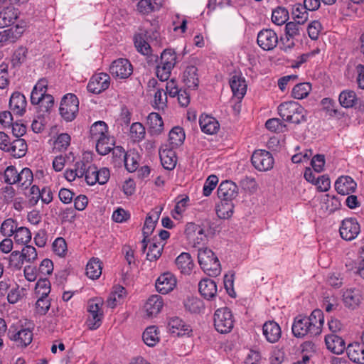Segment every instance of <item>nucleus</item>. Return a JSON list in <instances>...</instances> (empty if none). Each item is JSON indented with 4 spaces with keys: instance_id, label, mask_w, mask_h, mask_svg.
<instances>
[{
    "instance_id": "obj_15",
    "label": "nucleus",
    "mask_w": 364,
    "mask_h": 364,
    "mask_svg": "<svg viewBox=\"0 0 364 364\" xmlns=\"http://www.w3.org/2000/svg\"><path fill=\"white\" fill-rule=\"evenodd\" d=\"M162 208H161L159 210H156L149 214L146 218L144 225L143 228V235L144 239L141 241L142 243V252H144L148 245L147 238L152 233L155 228V224L159 218V215L161 213Z\"/></svg>"
},
{
    "instance_id": "obj_22",
    "label": "nucleus",
    "mask_w": 364,
    "mask_h": 364,
    "mask_svg": "<svg viewBox=\"0 0 364 364\" xmlns=\"http://www.w3.org/2000/svg\"><path fill=\"white\" fill-rule=\"evenodd\" d=\"M325 343L327 348L334 354H341L346 348L344 340L336 334L326 336Z\"/></svg>"
},
{
    "instance_id": "obj_40",
    "label": "nucleus",
    "mask_w": 364,
    "mask_h": 364,
    "mask_svg": "<svg viewBox=\"0 0 364 364\" xmlns=\"http://www.w3.org/2000/svg\"><path fill=\"white\" fill-rule=\"evenodd\" d=\"M291 16L294 21L304 24L309 18V11L302 4L297 3L292 6Z\"/></svg>"
},
{
    "instance_id": "obj_62",
    "label": "nucleus",
    "mask_w": 364,
    "mask_h": 364,
    "mask_svg": "<svg viewBox=\"0 0 364 364\" xmlns=\"http://www.w3.org/2000/svg\"><path fill=\"white\" fill-rule=\"evenodd\" d=\"M325 197L326 198L324 199V203L326 204V211L331 213L339 209L341 206V202L336 196H330V195L327 194Z\"/></svg>"
},
{
    "instance_id": "obj_8",
    "label": "nucleus",
    "mask_w": 364,
    "mask_h": 364,
    "mask_svg": "<svg viewBox=\"0 0 364 364\" xmlns=\"http://www.w3.org/2000/svg\"><path fill=\"white\" fill-rule=\"evenodd\" d=\"M26 23H21L0 31V48L16 42L25 31Z\"/></svg>"
},
{
    "instance_id": "obj_34",
    "label": "nucleus",
    "mask_w": 364,
    "mask_h": 364,
    "mask_svg": "<svg viewBox=\"0 0 364 364\" xmlns=\"http://www.w3.org/2000/svg\"><path fill=\"white\" fill-rule=\"evenodd\" d=\"M86 274L92 279H96L102 274V262L98 258H92L86 266Z\"/></svg>"
},
{
    "instance_id": "obj_30",
    "label": "nucleus",
    "mask_w": 364,
    "mask_h": 364,
    "mask_svg": "<svg viewBox=\"0 0 364 364\" xmlns=\"http://www.w3.org/2000/svg\"><path fill=\"white\" fill-rule=\"evenodd\" d=\"M176 264L182 274H189L194 266L191 256L188 252H182L176 259Z\"/></svg>"
},
{
    "instance_id": "obj_24",
    "label": "nucleus",
    "mask_w": 364,
    "mask_h": 364,
    "mask_svg": "<svg viewBox=\"0 0 364 364\" xmlns=\"http://www.w3.org/2000/svg\"><path fill=\"white\" fill-rule=\"evenodd\" d=\"M230 85L233 96L241 100L246 93L247 84L243 77L233 75L230 80Z\"/></svg>"
},
{
    "instance_id": "obj_13",
    "label": "nucleus",
    "mask_w": 364,
    "mask_h": 364,
    "mask_svg": "<svg viewBox=\"0 0 364 364\" xmlns=\"http://www.w3.org/2000/svg\"><path fill=\"white\" fill-rule=\"evenodd\" d=\"M217 194L220 200L233 202L238 195L237 186L231 181H224L219 185Z\"/></svg>"
},
{
    "instance_id": "obj_64",
    "label": "nucleus",
    "mask_w": 364,
    "mask_h": 364,
    "mask_svg": "<svg viewBox=\"0 0 364 364\" xmlns=\"http://www.w3.org/2000/svg\"><path fill=\"white\" fill-rule=\"evenodd\" d=\"M262 348L257 346H254L252 348V364H262L265 362Z\"/></svg>"
},
{
    "instance_id": "obj_29",
    "label": "nucleus",
    "mask_w": 364,
    "mask_h": 364,
    "mask_svg": "<svg viewBox=\"0 0 364 364\" xmlns=\"http://www.w3.org/2000/svg\"><path fill=\"white\" fill-rule=\"evenodd\" d=\"M163 299L161 296H151L144 305L147 316L151 317L158 314L163 307Z\"/></svg>"
},
{
    "instance_id": "obj_51",
    "label": "nucleus",
    "mask_w": 364,
    "mask_h": 364,
    "mask_svg": "<svg viewBox=\"0 0 364 364\" xmlns=\"http://www.w3.org/2000/svg\"><path fill=\"white\" fill-rule=\"evenodd\" d=\"M289 19V11L284 7H277L273 10L272 21L274 23L280 26L286 23Z\"/></svg>"
},
{
    "instance_id": "obj_26",
    "label": "nucleus",
    "mask_w": 364,
    "mask_h": 364,
    "mask_svg": "<svg viewBox=\"0 0 364 364\" xmlns=\"http://www.w3.org/2000/svg\"><path fill=\"white\" fill-rule=\"evenodd\" d=\"M349 359L356 363L364 364V344L355 343L348 345L346 348Z\"/></svg>"
},
{
    "instance_id": "obj_36",
    "label": "nucleus",
    "mask_w": 364,
    "mask_h": 364,
    "mask_svg": "<svg viewBox=\"0 0 364 364\" xmlns=\"http://www.w3.org/2000/svg\"><path fill=\"white\" fill-rule=\"evenodd\" d=\"M142 338L146 345L153 347L159 341L158 328L155 326L147 327L143 333Z\"/></svg>"
},
{
    "instance_id": "obj_63",
    "label": "nucleus",
    "mask_w": 364,
    "mask_h": 364,
    "mask_svg": "<svg viewBox=\"0 0 364 364\" xmlns=\"http://www.w3.org/2000/svg\"><path fill=\"white\" fill-rule=\"evenodd\" d=\"M218 183V178L215 175H210L206 179L203 188V193L205 196H209L212 191L215 189Z\"/></svg>"
},
{
    "instance_id": "obj_58",
    "label": "nucleus",
    "mask_w": 364,
    "mask_h": 364,
    "mask_svg": "<svg viewBox=\"0 0 364 364\" xmlns=\"http://www.w3.org/2000/svg\"><path fill=\"white\" fill-rule=\"evenodd\" d=\"M20 252L24 261L28 263L34 262L38 257L36 248L31 245H26Z\"/></svg>"
},
{
    "instance_id": "obj_3",
    "label": "nucleus",
    "mask_w": 364,
    "mask_h": 364,
    "mask_svg": "<svg viewBox=\"0 0 364 364\" xmlns=\"http://www.w3.org/2000/svg\"><path fill=\"white\" fill-rule=\"evenodd\" d=\"M198 259L200 267L209 276L216 277L220 274V262L210 249L203 248L199 250Z\"/></svg>"
},
{
    "instance_id": "obj_35",
    "label": "nucleus",
    "mask_w": 364,
    "mask_h": 364,
    "mask_svg": "<svg viewBox=\"0 0 364 364\" xmlns=\"http://www.w3.org/2000/svg\"><path fill=\"white\" fill-rule=\"evenodd\" d=\"M90 137L92 141L105 136H108V127L103 121L95 122L90 127Z\"/></svg>"
},
{
    "instance_id": "obj_7",
    "label": "nucleus",
    "mask_w": 364,
    "mask_h": 364,
    "mask_svg": "<svg viewBox=\"0 0 364 364\" xmlns=\"http://www.w3.org/2000/svg\"><path fill=\"white\" fill-rule=\"evenodd\" d=\"M274 159L272 154L265 150H256L252 154V165L260 171H266L273 167Z\"/></svg>"
},
{
    "instance_id": "obj_10",
    "label": "nucleus",
    "mask_w": 364,
    "mask_h": 364,
    "mask_svg": "<svg viewBox=\"0 0 364 364\" xmlns=\"http://www.w3.org/2000/svg\"><path fill=\"white\" fill-rule=\"evenodd\" d=\"M257 43L264 50H272L278 43L277 34L272 29H263L257 34Z\"/></svg>"
},
{
    "instance_id": "obj_17",
    "label": "nucleus",
    "mask_w": 364,
    "mask_h": 364,
    "mask_svg": "<svg viewBox=\"0 0 364 364\" xmlns=\"http://www.w3.org/2000/svg\"><path fill=\"white\" fill-rule=\"evenodd\" d=\"M262 333L267 341L270 343L277 342L282 336L279 325L274 321H267L262 326Z\"/></svg>"
},
{
    "instance_id": "obj_21",
    "label": "nucleus",
    "mask_w": 364,
    "mask_h": 364,
    "mask_svg": "<svg viewBox=\"0 0 364 364\" xmlns=\"http://www.w3.org/2000/svg\"><path fill=\"white\" fill-rule=\"evenodd\" d=\"M134 44L136 50L139 53L144 55H146V60L148 61L149 66H154V63H157L158 56L151 53V48L145 40H144L141 37H136Z\"/></svg>"
},
{
    "instance_id": "obj_1",
    "label": "nucleus",
    "mask_w": 364,
    "mask_h": 364,
    "mask_svg": "<svg viewBox=\"0 0 364 364\" xmlns=\"http://www.w3.org/2000/svg\"><path fill=\"white\" fill-rule=\"evenodd\" d=\"M323 321V313L318 309L313 311L309 317L299 315L294 318L292 333L297 338L318 336L321 333Z\"/></svg>"
},
{
    "instance_id": "obj_11",
    "label": "nucleus",
    "mask_w": 364,
    "mask_h": 364,
    "mask_svg": "<svg viewBox=\"0 0 364 364\" xmlns=\"http://www.w3.org/2000/svg\"><path fill=\"white\" fill-rule=\"evenodd\" d=\"M338 101L341 106L344 108L355 107L359 110H364L363 101L357 97L356 93L353 90H343L339 95Z\"/></svg>"
},
{
    "instance_id": "obj_52",
    "label": "nucleus",
    "mask_w": 364,
    "mask_h": 364,
    "mask_svg": "<svg viewBox=\"0 0 364 364\" xmlns=\"http://www.w3.org/2000/svg\"><path fill=\"white\" fill-rule=\"evenodd\" d=\"M145 134V128L142 124L134 122L131 125L129 135L134 142L141 141L144 138Z\"/></svg>"
},
{
    "instance_id": "obj_45",
    "label": "nucleus",
    "mask_w": 364,
    "mask_h": 364,
    "mask_svg": "<svg viewBox=\"0 0 364 364\" xmlns=\"http://www.w3.org/2000/svg\"><path fill=\"white\" fill-rule=\"evenodd\" d=\"M31 232L26 227H18L14 235V239L16 244L26 245L31 240Z\"/></svg>"
},
{
    "instance_id": "obj_6",
    "label": "nucleus",
    "mask_w": 364,
    "mask_h": 364,
    "mask_svg": "<svg viewBox=\"0 0 364 364\" xmlns=\"http://www.w3.org/2000/svg\"><path fill=\"white\" fill-rule=\"evenodd\" d=\"M8 335L18 346H27L33 340V333L29 328H21L16 325L10 326Z\"/></svg>"
},
{
    "instance_id": "obj_14",
    "label": "nucleus",
    "mask_w": 364,
    "mask_h": 364,
    "mask_svg": "<svg viewBox=\"0 0 364 364\" xmlns=\"http://www.w3.org/2000/svg\"><path fill=\"white\" fill-rule=\"evenodd\" d=\"M184 234L190 243L193 246L199 245L206 237L205 230L194 223L186 225Z\"/></svg>"
},
{
    "instance_id": "obj_2",
    "label": "nucleus",
    "mask_w": 364,
    "mask_h": 364,
    "mask_svg": "<svg viewBox=\"0 0 364 364\" xmlns=\"http://www.w3.org/2000/svg\"><path fill=\"white\" fill-rule=\"evenodd\" d=\"M277 110L282 119L288 122L299 124L307 120L308 112L296 102L288 101L281 103Z\"/></svg>"
},
{
    "instance_id": "obj_60",
    "label": "nucleus",
    "mask_w": 364,
    "mask_h": 364,
    "mask_svg": "<svg viewBox=\"0 0 364 364\" xmlns=\"http://www.w3.org/2000/svg\"><path fill=\"white\" fill-rule=\"evenodd\" d=\"M54 105V98L51 95L46 94L43 97L39 102L40 112H42L40 114L43 116L45 113L50 111V108Z\"/></svg>"
},
{
    "instance_id": "obj_32",
    "label": "nucleus",
    "mask_w": 364,
    "mask_h": 364,
    "mask_svg": "<svg viewBox=\"0 0 364 364\" xmlns=\"http://www.w3.org/2000/svg\"><path fill=\"white\" fill-rule=\"evenodd\" d=\"M147 123L152 134H159L164 129L163 119L158 113H150L147 117Z\"/></svg>"
},
{
    "instance_id": "obj_12",
    "label": "nucleus",
    "mask_w": 364,
    "mask_h": 364,
    "mask_svg": "<svg viewBox=\"0 0 364 364\" xmlns=\"http://www.w3.org/2000/svg\"><path fill=\"white\" fill-rule=\"evenodd\" d=\"M360 231V225L356 219L353 218L344 219L339 230L341 237L343 240L349 241L355 239Z\"/></svg>"
},
{
    "instance_id": "obj_44",
    "label": "nucleus",
    "mask_w": 364,
    "mask_h": 364,
    "mask_svg": "<svg viewBox=\"0 0 364 364\" xmlns=\"http://www.w3.org/2000/svg\"><path fill=\"white\" fill-rule=\"evenodd\" d=\"M169 141L173 147L181 146L186 138L183 128L180 127H173L169 132Z\"/></svg>"
},
{
    "instance_id": "obj_23",
    "label": "nucleus",
    "mask_w": 364,
    "mask_h": 364,
    "mask_svg": "<svg viewBox=\"0 0 364 364\" xmlns=\"http://www.w3.org/2000/svg\"><path fill=\"white\" fill-rule=\"evenodd\" d=\"M200 294L206 299H211L216 296L217 285L215 281L210 279H203L198 284Z\"/></svg>"
},
{
    "instance_id": "obj_41",
    "label": "nucleus",
    "mask_w": 364,
    "mask_h": 364,
    "mask_svg": "<svg viewBox=\"0 0 364 364\" xmlns=\"http://www.w3.org/2000/svg\"><path fill=\"white\" fill-rule=\"evenodd\" d=\"M360 294L358 289H348L343 294V301L346 306L355 308L358 306L360 301Z\"/></svg>"
},
{
    "instance_id": "obj_53",
    "label": "nucleus",
    "mask_w": 364,
    "mask_h": 364,
    "mask_svg": "<svg viewBox=\"0 0 364 364\" xmlns=\"http://www.w3.org/2000/svg\"><path fill=\"white\" fill-rule=\"evenodd\" d=\"M323 109L330 117H340L341 112L338 111L336 102L331 98H323L321 100Z\"/></svg>"
},
{
    "instance_id": "obj_16",
    "label": "nucleus",
    "mask_w": 364,
    "mask_h": 364,
    "mask_svg": "<svg viewBox=\"0 0 364 364\" xmlns=\"http://www.w3.org/2000/svg\"><path fill=\"white\" fill-rule=\"evenodd\" d=\"M176 283V277L172 273L166 272L161 274L156 279V288L159 293L166 294L173 290Z\"/></svg>"
},
{
    "instance_id": "obj_49",
    "label": "nucleus",
    "mask_w": 364,
    "mask_h": 364,
    "mask_svg": "<svg viewBox=\"0 0 364 364\" xmlns=\"http://www.w3.org/2000/svg\"><path fill=\"white\" fill-rule=\"evenodd\" d=\"M8 267L12 270H20L24 264V259L19 251H13L8 257Z\"/></svg>"
},
{
    "instance_id": "obj_56",
    "label": "nucleus",
    "mask_w": 364,
    "mask_h": 364,
    "mask_svg": "<svg viewBox=\"0 0 364 364\" xmlns=\"http://www.w3.org/2000/svg\"><path fill=\"white\" fill-rule=\"evenodd\" d=\"M27 49L24 47H19L15 50L11 58L13 67H20L26 60Z\"/></svg>"
},
{
    "instance_id": "obj_46",
    "label": "nucleus",
    "mask_w": 364,
    "mask_h": 364,
    "mask_svg": "<svg viewBox=\"0 0 364 364\" xmlns=\"http://www.w3.org/2000/svg\"><path fill=\"white\" fill-rule=\"evenodd\" d=\"M311 90V85L309 82L299 83L296 85L291 91V95L297 100L306 97Z\"/></svg>"
},
{
    "instance_id": "obj_55",
    "label": "nucleus",
    "mask_w": 364,
    "mask_h": 364,
    "mask_svg": "<svg viewBox=\"0 0 364 364\" xmlns=\"http://www.w3.org/2000/svg\"><path fill=\"white\" fill-rule=\"evenodd\" d=\"M183 81L188 88L197 87L199 80L196 70H186L183 73Z\"/></svg>"
},
{
    "instance_id": "obj_39",
    "label": "nucleus",
    "mask_w": 364,
    "mask_h": 364,
    "mask_svg": "<svg viewBox=\"0 0 364 364\" xmlns=\"http://www.w3.org/2000/svg\"><path fill=\"white\" fill-rule=\"evenodd\" d=\"M176 62V55L172 49H165L161 54V63L163 65L161 68L159 65L156 68H173Z\"/></svg>"
},
{
    "instance_id": "obj_37",
    "label": "nucleus",
    "mask_w": 364,
    "mask_h": 364,
    "mask_svg": "<svg viewBox=\"0 0 364 364\" xmlns=\"http://www.w3.org/2000/svg\"><path fill=\"white\" fill-rule=\"evenodd\" d=\"M233 202L220 200L216 205L215 210L218 217L220 219H228L233 213Z\"/></svg>"
},
{
    "instance_id": "obj_57",
    "label": "nucleus",
    "mask_w": 364,
    "mask_h": 364,
    "mask_svg": "<svg viewBox=\"0 0 364 364\" xmlns=\"http://www.w3.org/2000/svg\"><path fill=\"white\" fill-rule=\"evenodd\" d=\"M36 294L47 297L50 291V284L48 279L40 278L36 284Z\"/></svg>"
},
{
    "instance_id": "obj_4",
    "label": "nucleus",
    "mask_w": 364,
    "mask_h": 364,
    "mask_svg": "<svg viewBox=\"0 0 364 364\" xmlns=\"http://www.w3.org/2000/svg\"><path fill=\"white\" fill-rule=\"evenodd\" d=\"M214 326L220 333H228L234 327V318L230 309H218L214 314Z\"/></svg>"
},
{
    "instance_id": "obj_20",
    "label": "nucleus",
    "mask_w": 364,
    "mask_h": 364,
    "mask_svg": "<svg viewBox=\"0 0 364 364\" xmlns=\"http://www.w3.org/2000/svg\"><path fill=\"white\" fill-rule=\"evenodd\" d=\"M356 183L350 176H341L335 183V188L338 193L346 196L353 192L356 188Z\"/></svg>"
},
{
    "instance_id": "obj_25",
    "label": "nucleus",
    "mask_w": 364,
    "mask_h": 364,
    "mask_svg": "<svg viewBox=\"0 0 364 364\" xmlns=\"http://www.w3.org/2000/svg\"><path fill=\"white\" fill-rule=\"evenodd\" d=\"M199 124L202 132L207 134H216L220 127L218 122L214 117L203 114L200 117Z\"/></svg>"
},
{
    "instance_id": "obj_42",
    "label": "nucleus",
    "mask_w": 364,
    "mask_h": 364,
    "mask_svg": "<svg viewBox=\"0 0 364 364\" xmlns=\"http://www.w3.org/2000/svg\"><path fill=\"white\" fill-rule=\"evenodd\" d=\"M18 175L16 184L25 188H27L31 185L33 181V175L29 168L26 167L22 168L21 171H18Z\"/></svg>"
},
{
    "instance_id": "obj_47",
    "label": "nucleus",
    "mask_w": 364,
    "mask_h": 364,
    "mask_svg": "<svg viewBox=\"0 0 364 364\" xmlns=\"http://www.w3.org/2000/svg\"><path fill=\"white\" fill-rule=\"evenodd\" d=\"M125 294L126 289L123 287H116L107 300V306L112 309L114 308L117 303L120 302V301L124 297Z\"/></svg>"
},
{
    "instance_id": "obj_38",
    "label": "nucleus",
    "mask_w": 364,
    "mask_h": 364,
    "mask_svg": "<svg viewBox=\"0 0 364 364\" xmlns=\"http://www.w3.org/2000/svg\"><path fill=\"white\" fill-rule=\"evenodd\" d=\"M160 159L163 167L167 170H173L176 165L177 158L172 150H164L160 153Z\"/></svg>"
},
{
    "instance_id": "obj_61",
    "label": "nucleus",
    "mask_w": 364,
    "mask_h": 364,
    "mask_svg": "<svg viewBox=\"0 0 364 364\" xmlns=\"http://www.w3.org/2000/svg\"><path fill=\"white\" fill-rule=\"evenodd\" d=\"M18 171L14 166L6 167L4 173V182L9 185L16 184Z\"/></svg>"
},
{
    "instance_id": "obj_5",
    "label": "nucleus",
    "mask_w": 364,
    "mask_h": 364,
    "mask_svg": "<svg viewBox=\"0 0 364 364\" xmlns=\"http://www.w3.org/2000/svg\"><path fill=\"white\" fill-rule=\"evenodd\" d=\"M79 100L76 95L72 93L65 95L60 102L59 112L61 117L67 122L74 120L78 113Z\"/></svg>"
},
{
    "instance_id": "obj_28",
    "label": "nucleus",
    "mask_w": 364,
    "mask_h": 364,
    "mask_svg": "<svg viewBox=\"0 0 364 364\" xmlns=\"http://www.w3.org/2000/svg\"><path fill=\"white\" fill-rule=\"evenodd\" d=\"M140 155L134 149H129L126 152L124 159V164L129 172L136 171L139 166Z\"/></svg>"
},
{
    "instance_id": "obj_43",
    "label": "nucleus",
    "mask_w": 364,
    "mask_h": 364,
    "mask_svg": "<svg viewBox=\"0 0 364 364\" xmlns=\"http://www.w3.org/2000/svg\"><path fill=\"white\" fill-rule=\"evenodd\" d=\"M152 106L157 109H164L167 107V92L163 88L156 87Z\"/></svg>"
},
{
    "instance_id": "obj_59",
    "label": "nucleus",
    "mask_w": 364,
    "mask_h": 364,
    "mask_svg": "<svg viewBox=\"0 0 364 364\" xmlns=\"http://www.w3.org/2000/svg\"><path fill=\"white\" fill-rule=\"evenodd\" d=\"M163 246V245H159L156 242L150 244L148 252L146 253V259L149 261L158 259L161 255Z\"/></svg>"
},
{
    "instance_id": "obj_9",
    "label": "nucleus",
    "mask_w": 364,
    "mask_h": 364,
    "mask_svg": "<svg viewBox=\"0 0 364 364\" xmlns=\"http://www.w3.org/2000/svg\"><path fill=\"white\" fill-rule=\"evenodd\" d=\"M109 76L105 73H100L92 76L87 85L88 92L98 95L106 90L110 84Z\"/></svg>"
},
{
    "instance_id": "obj_54",
    "label": "nucleus",
    "mask_w": 364,
    "mask_h": 364,
    "mask_svg": "<svg viewBox=\"0 0 364 364\" xmlns=\"http://www.w3.org/2000/svg\"><path fill=\"white\" fill-rule=\"evenodd\" d=\"M184 305L186 309L193 314H199L203 309V301L196 297L187 299Z\"/></svg>"
},
{
    "instance_id": "obj_19",
    "label": "nucleus",
    "mask_w": 364,
    "mask_h": 364,
    "mask_svg": "<svg viewBox=\"0 0 364 364\" xmlns=\"http://www.w3.org/2000/svg\"><path fill=\"white\" fill-rule=\"evenodd\" d=\"M26 100L20 92H14L10 97L9 108L14 114L21 116L26 111Z\"/></svg>"
},
{
    "instance_id": "obj_31",
    "label": "nucleus",
    "mask_w": 364,
    "mask_h": 364,
    "mask_svg": "<svg viewBox=\"0 0 364 364\" xmlns=\"http://www.w3.org/2000/svg\"><path fill=\"white\" fill-rule=\"evenodd\" d=\"M19 15L18 9L8 6L0 12V28H4L14 23Z\"/></svg>"
},
{
    "instance_id": "obj_48",
    "label": "nucleus",
    "mask_w": 364,
    "mask_h": 364,
    "mask_svg": "<svg viewBox=\"0 0 364 364\" xmlns=\"http://www.w3.org/2000/svg\"><path fill=\"white\" fill-rule=\"evenodd\" d=\"M17 228V222L13 218H8L1 223L0 233L4 237H9L14 235Z\"/></svg>"
},
{
    "instance_id": "obj_27",
    "label": "nucleus",
    "mask_w": 364,
    "mask_h": 364,
    "mask_svg": "<svg viewBox=\"0 0 364 364\" xmlns=\"http://www.w3.org/2000/svg\"><path fill=\"white\" fill-rule=\"evenodd\" d=\"M28 146L23 139L18 138L11 142L7 152L14 158L18 159L24 156L27 152Z\"/></svg>"
},
{
    "instance_id": "obj_33",
    "label": "nucleus",
    "mask_w": 364,
    "mask_h": 364,
    "mask_svg": "<svg viewBox=\"0 0 364 364\" xmlns=\"http://www.w3.org/2000/svg\"><path fill=\"white\" fill-rule=\"evenodd\" d=\"M96 151L100 155H106L109 153L114 145V141L109 135L99 138L95 141Z\"/></svg>"
},
{
    "instance_id": "obj_18",
    "label": "nucleus",
    "mask_w": 364,
    "mask_h": 364,
    "mask_svg": "<svg viewBox=\"0 0 364 364\" xmlns=\"http://www.w3.org/2000/svg\"><path fill=\"white\" fill-rule=\"evenodd\" d=\"M169 331L171 333L180 336H189L192 332L190 325L186 324L182 319L175 316L169 319L168 323Z\"/></svg>"
},
{
    "instance_id": "obj_50",
    "label": "nucleus",
    "mask_w": 364,
    "mask_h": 364,
    "mask_svg": "<svg viewBox=\"0 0 364 364\" xmlns=\"http://www.w3.org/2000/svg\"><path fill=\"white\" fill-rule=\"evenodd\" d=\"M304 23H299L294 20V21L288 22L285 26V31L287 37L294 38L296 37L300 36L301 32H303L302 25Z\"/></svg>"
}]
</instances>
